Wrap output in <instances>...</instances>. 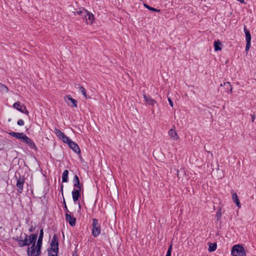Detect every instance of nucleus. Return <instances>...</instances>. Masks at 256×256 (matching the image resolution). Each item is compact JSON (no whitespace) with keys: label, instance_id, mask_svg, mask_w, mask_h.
<instances>
[{"label":"nucleus","instance_id":"0eeeda50","mask_svg":"<svg viewBox=\"0 0 256 256\" xmlns=\"http://www.w3.org/2000/svg\"><path fill=\"white\" fill-rule=\"evenodd\" d=\"M64 100L70 106L72 107H76V100L72 98L70 96H66L64 97Z\"/></svg>","mask_w":256,"mask_h":256},{"label":"nucleus","instance_id":"6ab92c4d","mask_svg":"<svg viewBox=\"0 0 256 256\" xmlns=\"http://www.w3.org/2000/svg\"><path fill=\"white\" fill-rule=\"evenodd\" d=\"M68 171L64 170L62 174V182H68Z\"/></svg>","mask_w":256,"mask_h":256},{"label":"nucleus","instance_id":"79ce46f5","mask_svg":"<svg viewBox=\"0 0 256 256\" xmlns=\"http://www.w3.org/2000/svg\"><path fill=\"white\" fill-rule=\"evenodd\" d=\"M172 244H171L169 248H168V252H172Z\"/></svg>","mask_w":256,"mask_h":256},{"label":"nucleus","instance_id":"f257e3e1","mask_svg":"<svg viewBox=\"0 0 256 256\" xmlns=\"http://www.w3.org/2000/svg\"><path fill=\"white\" fill-rule=\"evenodd\" d=\"M38 238V232L32 234L28 236L25 233H21L20 237L18 236L12 238L18 243L19 247L29 246L31 244H35Z\"/></svg>","mask_w":256,"mask_h":256},{"label":"nucleus","instance_id":"473e14b6","mask_svg":"<svg viewBox=\"0 0 256 256\" xmlns=\"http://www.w3.org/2000/svg\"><path fill=\"white\" fill-rule=\"evenodd\" d=\"M221 216H222L221 210H219L217 212L216 214V218L217 220H220V218L221 217Z\"/></svg>","mask_w":256,"mask_h":256},{"label":"nucleus","instance_id":"e433bc0d","mask_svg":"<svg viewBox=\"0 0 256 256\" xmlns=\"http://www.w3.org/2000/svg\"><path fill=\"white\" fill-rule=\"evenodd\" d=\"M22 112H22V113H24L26 114L27 116H28V114H29V112L28 111L26 110V109H23L22 110Z\"/></svg>","mask_w":256,"mask_h":256},{"label":"nucleus","instance_id":"37998d69","mask_svg":"<svg viewBox=\"0 0 256 256\" xmlns=\"http://www.w3.org/2000/svg\"><path fill=\"white\" fill-rule=\"evenodd\" d=\"M76 249H77V247H76ZM78 250H76V251H75L74 254H72V256H78V254H77V251H78Z\"/></svg>","mask_w":256,"mask_h":256},{"label":"nucleus","instance_id":"c85d7f7f","mask_svg":"<svg viewBox=\"0 0 256 256\" xmlns=\"http://www.w3.org/2000/svg\"><path fill=\"white\" fill-rule=\"evenodd\" d=\"M224 86L226 88V89H228H228H229V88H230V92H232V86H231V85L230 84V83L229 82H224Z\"/></svg>","mask_w":256,"mask_h":256},{"label":"nucleus","instance_id":"7c9ffc66","mask_svg":"<svg viewBox=\"0 0 256 256\" xmlns=\"http://www.w3.org/2000/svg\"><path fill=\"white\" fill-rule=\"evenodd\" d=\"M28 138V136H27L26 134L22 133V134L20 136L19 140H20L22 142H25Z\"/></svg>","mask_w":256,"mask_h":256},{"label":"nucleus","instance_id":"3c124183","mask_svg":"<svg viewBox=\"0 0 256 256\" xmlns=\"http://www.w3.org/2000/svg\"><path fill=\"white\" fill-rule=\"evenodd\" d=\"M76 13L80 14V11H76Z\"/></svg>","mask_w":256,"mask_h":256},{"label":"nucleus","instance_id":"aec40b11","mask_svg":"<svg viewBox=\"0 0 256 256\" xmlns=\"http://www.w3.org/2000/svg\"><path fill=\"white\" fill-rule=\"evenodd\" d=\"M43 237H44V230H43V228H42L40 230V234H39V236H38V240L36 244H42Z\"/></svg>","mask_w":256,"mask_h":256},{"label":"nucleus","instance_id":"72a5a7b5","mask_svg":"<svg viewBox=\"0 0 256 256\" xmlns=\"http://www.w3.org/2000/svg\"><path fill=\"white\" fill-rule=\"evenodd\" d=\"M72 141V140L68 136H66V138H64V140H62V142L64 143H66L68 144Z\"/></svg>","mask_w":256,"mask_h":256},{"label":"nucleus","instance_id":"c03bdc74","mask_svg":"<svg viewBox=\"0 0 256 256\" xmlns=\"http://www.w3.org/2000/svg\"><path fill=\"white\" fill-rule=\"evenodd\" d=\"M171 254H172L171 252L167 251V252H166V256H171Z\"/></svg>","mask_w":256,"mask_h":256},{"label":"nucleus","instance_id":"49530a36","mask_svg":"<svg viewBox=\"0 0 256 256\" xmlns=\"http://www.w3.org/2000/svg\"><path fill=\"white\" fill-rule=\"evenodd\" d=\"M66 136L65 134H64V135L63 136H62V137H61V138H60V139L62 141V140H64V138H66Z\"/></svg>","mask_w":256,"mask_h":256},{"label":"nucleus","instance_id":"c9c22d12","mask_svg":"<svg viewBox=\"0 0 256 256\" xmlns=\"http://www.w3.org/2000/svg\"><path fill=\"white\" fill-rule=\"evenodd\" d=\"M24 121L22 120H19L17 122V124L20 126H24Z\"/></svg>","mask_w":256,"mask_h":256},{"label":"nucleus","instance_id":"f03ea898","mask_svg":"<svg viewBox=\"0 0 256 256\" xmlns=\"http://www.w3.org/2000/svg\"><path fill=\"white\" fill-rule=\"evenodd\" d=\"M81 17L83 20V22H85L88 24H92L94 21V15L88 12L87 10L85 9L84 8L81 7Z\"/></svg>","mask_w":256,"mask_h":256},{"label":"nucleus","instance_id":"6e6552de","mask_svg":"<svg viewBox=\"0 0 256 256\" xmlns=\"http://www.w3.org/2000/svg\"><path fill=\"white\" fill-rule=\"evenodd\" d=\"M66 220L68 222L70 226H74L76 225V218L71 214L66 213Z\"/></svg>","mask_w":256,"mask_h":256},{"label":"nucleus","instance_id":"cd10ccee","mask_svg":"<svg viewBox=\"0 0 256 256\" xmlns=\"http://www.w3.org/2000/svg\"><path fill=\"white\" fill-rule=\"evenodd\" d=\"M48 256H58V252H54L53 250H52V249L51 248H49L48 249Z\"/></svg>","mask_w":256,"mask_h":256},{"label":"nucleus","instance_id":"7ed1b4c3","mask_svg":"<svg viewBox=\"0 0 256 256\" xmlns=\"http://www.w3.org/2000/svg\"><path fill=\"white\" fill-rule=\"evenodd\" d=\"M232 256H246V253L244 246L241 244L234 245L231 250Z\"/></svg>","mask_w":256,"mask_h":256},{"label":"nucleus","instance_id":"b1692460","mask_svg":"<svg viewBox=\"0 0 256 256\" xmlns=\"http://www.w3.org/2000/svg\"><path fill=\"white\" fill-rule=\"evenodd\" d=\"M8 88L4 84L0 83V92L6 93L8 92Z\"/></svg>","mask_w":256,"mask_h":256},{"label":"nucleus","instance_id":"1a4fd4ad","mask_svg":"<svg viewBox=\"0 0 256 256\" xmlns=\"http://www.w3.org/2000/svg\"><path fill=\"white\" fill-rule=\"evenodd\" d=\"M68 144L69 148H72L75 152H76L78 154H80V148L78 144H77L76 142L72 140Z\"/></svg>","mask_w":256,"mask_h":256},{"label":"nucleus","instance_id":"5701e85b","mask_svg":"<svg viewBox=\"0 0 256 256\" xmlns=\"http://www.w3.org/2000/svg\"><path fill=\"white\" fill-rule=\"evenodd\" d=\"M216 248H217V245H216V243H215V242L211 243L209 245L208 250L210 252H214L216 249Z\"/></svg>","mask_w":256,"mask_h":256},{"label":"nucleus","instance_id":"423d86ee","mask_svg":"<svg viewBox=\"0 0 256 256\" xmlns=\"http://www.w3.org/2000/svg\"><path fill=\"white\" fill-rule=\"evenodd\" d=\"M50 246L54 252H58V240L56 234L54 235Z\"/></svg>","mask_w":256,"mask_h":256},{"label":"nucleus","instance_id":"20e7f679","mask_svg":"<svg viewBox=\"0 0 256 256\" xmlns=\"http://www.w3.org/2000/svg\"><path fill=\"white\" fill-rule=\"evenodd\" d=\"M18 176L17 174L16 173L14 176V178L16 180V186L17 187V192L21 194L23 191L24 185L25 182L24 176H21L20 173H18Z\"/></svg>","mask_w":256,"mask_h":256},{"label":"nucleus","instance_id":"4c0bfd02","mask_svg":"<svg viewBox=\"0 0 256 256\" xmlns=\"http://www.w3.org/2000/svg\"><path fill=\"white\" fill-rule=\"evenodd\" d=\"M168 102H169L170 105L172 107H173V106H174V104H173L172 100H171V98H168Z\"/></svg>","mask_w":256,"mask_h":256},{"label":"nucleus","instance_id":"de8ad7c7","mask_svg":"<svg viewBox=\"0 0 256 256\" xmlns=\"http://www.w3.org/2000/svg\"><path fill=\"white\" fill-rule=\"evenodd\" d=\"M63 187H64V186L62 184L60 188H61V191H62V194H63Z\"/></svg>","mask_w":256,"mask_h":256},{"label":"nucleus","instance_id":"ddd939ff","mask_svg":"<svg viewBox=\"0 0 256 256\" xmlns=\"http://www.w3.org/2000/svg\"><path fill=\"white\" fill-rule=\"evenodd\" d=\"M168 134L170 138L174 140H177L179 138V136L174 129L171 128Z\"/></svg>","mask_w":256,"mask_h":256},{"label":"nucleus","instance_id":"a211bd4d","mask_svg":"<svg viewBox=\"0 0 256 256\" xmlns=\"http://www.w3.org/2000/svg\"><path fill=\"white\" fill-rule=\"evenodd\" d=\"M74 186L80 189V182L78 176L76 174L73 179Z\"/></svg>","mask_w":256,"mask_h":256},{"label":"nucleus","instance_id":"c756f323","mask_svg":"<svg viewBox=\"0 0 256 256\" xmlns=\"http://www.w3.org/2000/svg\"><path fill=\"white\" fill-rule=\"evenodd\" d=\"M88 168L86 163L82 160L81 158V168L86 170V169Z\"/></svg>","mask_w":256,"mask_h":256},{"label":"nucleus","instance_id":"2eb2a0df","mask_svg":"<svg viewBox=\"0 0 256 256\" xmlns=\"http://www.w3.org/2000/svg\"><path fill=\"white\" fill-rule=\"evenodd\" d=\"M13 107L20 112H23L22 110L24 108L26 109V106L24 104H22L19 101L14 103L13 104Z\"/></svg>","mask_w":256,"mask_h":256},{"label":"nucleus","instance_id":"ea45409f","mask_svg":"<svg viewBox=\"0 0 256 256\" xmlns=\"http://www.w3.org/2000/svg\"><path fill=\"white\" fill-rule=\"evenodd\" d=\"M35 230V227H33L32 226H31V227L29 228L28 231L30 232H32Z\"/></svg>","mask_w":256,"mask_h":256},{"label":"nucleus","instance_id":"a18cd8bd","mask_svg":"<svg viewBox=\"0 0 256 256\" xmlns=\"http://www.w3.org/2000/svg\"><path fill=\"white\" fill-rule=\"evenodd\" d=\"M160 10L156 9V8H154V10L153 12H160Z\"/></svg>","mask_w":256,"mask_h":256},{"label":"nucleus","instance_id":"f8f14e48","mask_svg":"<svg viewBox=\"0 0 256 256\" xmlns=\"http://www.w3.org/2000/svg\"><path fill=\"white\" fill-rule=\"evenodd\" d=\"M144 100L146 102L147 104L150 105L152 106H154L156 104V101L152 99L150 96L148 95H144Z\"/></svg>","mask_w":256,"mask_h":256},{"label":"nucleus","instance_id":"f3484780","mask_svg":"<svg viewBox=\"0 0 256 256\" xmlns=\"http://www.w3.org/2000/svg\"><path fill=\"white\" fill-rule=\"evenodd\" d=\"M244 30L246 34V42H251V34L249 30H248L246 26H244Z\"/></svg>","mask_w":256,"mask_h":256},{"label":"nucleus","instance_id":"4be33fe9","mask_svg":"<svg viewBox=\"0 0 256 256\" xmlns=\"http://www.w3.org/2000/svg\"><path fill=\"white\" fill-rule=\"evenodd\" d=\"M23 132H9V134L12 137L16 138V139L19 140L20 136L22 135Z\"/></svg>","mask_w":256,"mask_h":256},{"label":"nucleus","instance_id":"bb28decb","mask_svg":"<svg viewBox=\"0 0 256 256\" xmlns=\"http://www.w3.org/2000/svg\"><path fill=\"white\" fill-rule=\"evenodd\" d=\"M56 136L60 139L61 137L63 136L64 134V133H63L60 130L56 128Z\"/></svg>","mask_w":256,"mask_h":256},{"label":"nucleus","instance_id":"39448f33","mask_svg":"<svg viewBox=\"0 0 256 256\" xmlns=\"http://www.w3.org/2000/svg\"><path fill=\"white\" fill-rule=\"evenodd\" d=\"M92 226V234L94 237L98 236L101 231L100 224H98V220L96 218H93Z\"/></svg>","mask_w":256,"mask_h":256},{"label":"nucleus","instance_id":"a878e982","mask_svg":"<svg viewBox=\"0 0 256 256\" xmlns=\"http://www.w3.org/2000/svg\"><path fill=\"white\" fill-rule=\"evenodd\" d=\"M81 92L84 95L86 99L90 98V96L86 94V90L82 86H81Z\"/></svg>","mask_w":256,"mask_h":256},{"label":"nucleus","instance_id":"4468645a","mask_svg":"<svg viewBox=\"0 0 256 256\" xmlns=\"http://www.w3.org/2000/svg\"><path fill=\"white\" fill-rule=\"evenodd\" d=\"M30 247H28L27 250V254L28 256H33L36 252V244H31Z\"/></svg>","mask_w":256,"mask_h":256},{"label":"nucleus","instance_id":"a19ab883","mask_svg":"<svg viewBox=\"0 0 256 256\" xmlns=\"http://www.w3.org/2000/svg\"><path fill=\"white\" fill-rule=\"evenodd\" d=\"M250 116H252V122H254L256 116L254 114H250Z\"/></svg>","mask_w":256,"mask_h":256},{"label":"nucleus","instance_id":"393cba45","mask_svg":"<svg viewBox=\"0 0 256 256\" xmlns=\"http://www.w3.org/2000/svg\"><path fill=\"white\" fill-rule=\"evenodd\" d=\"M42 247V244H36V255L40 256V254H41Z\"/></svg>","mask_w":256,"mask_h":256},{"label":"nucleus","instance_id":"09e8293b","mask_svg":"<svg viewBox=\"0 0 256 256\" xmlns=\"http://www.w3.org/2000/svg\"><path fill=\"white\" fill-rule=\"evenodd\" d=\"M238 2H240L242 4H245V2L244 0H238Z\"/></svg>","mask_w":256,"mask_h":256},{"label":"nucleus","instance_id":"9b49d317","mask_svg":"<svg viewBox=\"0 0 256 256\" xmlns=\"http://www.w3.org/2000/svg\"><path fill=\"white\" fill-rule=\"evenodd\" d=\"M24 142L26 143V144H27L28 146L31 149L34 150H38V148H37L36 146V144H34V142L33 140L30 138L28 137L27 138L26 140V142Z\"/></svg>","mask_w":256,"mask_h":256},{"label":"nucleus","instance_id":"8fccbe9b","mask_svg":"<svg viewBox=\"0 0 256 256\" xmlns=\"http://www.w3.org/2000/svg\"><path fill=\"white\" fill-rule=\"evenodd\" d=\"M78 208L80 209V202H78Z\"/></svg>","mask_w":256,"mask_h":256},{"label":"nucleus","instance_id":"2f4dec72","mask_svg":"<svg viewBox=\"0 0 256 256\" xmlns=\"http://www.w3.org/2000/svg\"><path fill=\"white\" fill-rule=\"evenodd\" d=\"M250 46H251V42H246L245 51L246 54L248 53V51L249 50L250 48Z\"/></svg>","mask_w":256,"mask_h":256},{"label":"nucleus","instance_id":"dca6fc26","mask_svg":"<svg viewBox=\"0 0 256 256\" xmlns=\"http://www.w3.org/2000/svg\"><path fill=\"white\" fill-rule=\"evenodd\" d=\"M232 197L233 202L236 204V205L238 207L240 208L241 205L240 202V200L238 199V196L236 192H233L232 194Z\"/></svg>","mask_w":256,"mask_h":256},{"label":"nucleus","instance_id":"f704fd0d","mask_svg":"<svg viewBox=\"0 0 256 256\" xmlns=\"http://www.w3.org/2000/svg\"><path fill=\"white\" fill-rule=\"evenodd\" d=\"M144 6L145 8H148V10H151V11H154V8H153V7H152L146 4H144Z\"/></svg>","mask_w":256,"mask_h":256},{"label":"nucleus","instance_id":"58836bf2","mask_svg":"<svg viewBox=\"0 0 256 256\" xmlns=\"http://www.w3.org/2000/svg\"><path fill=\"white\" fill-rule=\"evenodd\" d=\"M64 209H65V210L66 212L68 214V212H70L68 208H67V206H66V203L65 202V200H64Z\"/></svg>","mask_w":256,"mask_h":256},{"label":"nucleus","instance_id":"412c9836","mask_svg":"<svg viewBox=\"0 0 256 256\" xmlns=\"http://www.w3.org/2000/svg\"><path fill=\"white\" fill-rule=\"evenodd\" d=\"M222 46V44L220 43V42L219 40H217L216 41H214V46L215 51H218L221 50L222 48L220 46Z\"/></svg>","mask_w":256,"mask_h":256},{"label":"nucleus","instance_id":"603ef678","mask_svg":"<svg viewBox=\"0 0 256 256\" xmlns=\"http://www.w3.org/2000/svg\"><path fill=\"white\" fill-rule=\"evenodd\" d=\"M220 86H224V84H221Z\"/></svg>","mask_w":256,"mask_h":256},{"label":"nucleus","instance_id":"9d476101","mask_svg":"<svg viewBox=\"0 0 256 256\" xmlns=\"http://www.w3.org/2000/svg\"><path fill=\"white\" fill-rule=\"evenodd\" d=\"M72 194L74 202H76L78 200L79 198H80V189H74L72 191Z\"/></svg>","mask_w":256,"mask_h":256}]
</instances>
